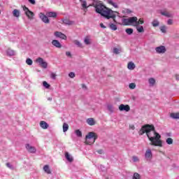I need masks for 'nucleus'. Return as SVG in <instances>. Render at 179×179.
Masks as SVG:
<instances>
[{
    "label": "nucleus",
    "mask_w": 179,
    "mask_h": 179,
    "mask_svg": "<svg viewBox=\"0 0 179 179\" xmlns=\"http://www.w3.org/2000/svg\"><path fill=\"white\" fill-rule=\"evenodd\" d=\"M139 135H143L146 134L149 141H151L150 145L152 146H159L162 148L163 146V142L162 141V136L156 132V129L153 124L143 125L138 131Z\"/></svg>",
    "instance_id": "obj_1"
},
{
    "label": "nucleus",
    "mask_w": 179,
    "mask_h": 179,
    "mask_svg": "<svg viewBox=\"0 0 179 179\" xmlns=\"http://www.w3.org/2000/svg\"><path fill=\"white\" fill-rule=\"evenodd\" d=\"M95 9L96 13H99V15L106 17V19H113V22H116L115 12L113 11V10L106 7V6L101 3H97L95 6Z\"/></svg>",
    "instance_id": "obj_2"
},
{
    "label": "nucleus",
    "mask_w": 179,
    "mask_h": 179,
    "mask_svg": "<svg viewBox=\"0 0 179 179\" xmlns=\"http://www.w3.org/2000/svg\"><path fill=\"white\" fill-rule=\"evenodd\" d=\"M99 138L97 134L91 131L89 132L88 134L85 136V143L86 145H93L96 140Z\"/></svg>",
    "instance_id": "obj_3"
},
{
    "label": "nucleus",
    "mask_w": 179,
    "mask_h": 179,
    "mask_svg": "<svg viewBox=\"0 0 179 179\" xmlns=\"http://www.w3.org/2000/svg\"><path fill=\"white\" fill-rule=\"evenodd\" d=\"M137 20H138V17H131L129 18H124L122 20V24L124 26H129L130 24H132L133 23H136Z\"/></svg>",
    "instance_id": "obj_4"
},
{
    "label": "nucleus",
    "mask_w": 179,
    "mask_h": 179,
    "mask_svg": "<svg viewBox=\"0 0 179 179\" xmlns=\"http://www.w3.org/2000/svg\"><path fill=\"white\" fill-rule=\"evenodd\" d=\"M36 62L37 64H39V66H41V68H43L44 69H47V67L48 66V63L44 61V59H43L42 57H38L36 59Z\"/></svg>",
    "instance_id": "obj_5"
},
{
    "label": "nucleus",
    "mask_w": 179,
    "mask_h": 179,
    "mask_svg": "<svg viewBox=\"0 0 179 179\" xmlns=\"http://www.w3.org/2000/svg\"><path fill=\"white\" fill-rule=\"evenodd\" d=\"M25 148L29 153H36V152H37V150L35 148V147L30 145L29 143L25 145Z\"/></svg>",
    "instance_id": "obj_6"
},
{
    "label": "nucleus",
    "mask_w": 179,
    "mask_h": 179,
    "mask_svg": "<svg viewBox=\"0 0 179 179\" xmlns=\"http://www.w3.org/2000/svg\"><path fill=\"white\" fill-rule=\"evenodd\" d=\"M39 17L41 19L42 22H43V23H50V20L48 19V16L44 15L43 13H41L39 14Z\"/></svg>",
    "instance_id": "obj_7"
},
{
    "label": "nucleus",
    "mask_w": 179,
    "mask_h": 179,
    "mask_svg": "<svg viewBox=\"0 0 179 179\" xmlns=\"http://www.w3.org/2000/svg\"><path fill=\"white\" fill-rule=\"evenodd\" d=\"M55 37H58L59 38H62V40H66V35L63 34L62 32L55 31Z\"/></svg>",
    "instance_id": "obj_8"
},
{
    "label": "nucleus",
    "mask_w": 179,
    "mask_h": 179,
    "mask_svg": "<svg viewBox=\"0 0 179 179\" xmlns=\"http://www.w3.org/2000/svg\"><path fill=\"white\" fill-rule=\"evenodd\" d=\"M120 111H129L131 110V107H129V105H124L121 104L119 106Z\"/></svg>",
    "instance_id": "obj_9"
},
{
    "label": "nucleus",
    "mask_w": 179,
    "mask_h": 179,
    "mask_svg": "<svg viewBox=\"0 0 179 179\" xmlns=\"http://www.w3.org/2000/svg\"><path fill=\"white\" fill-rule=\"evenodd\" d=\"M145 157L147 159V160L152 159V157H153V154L152 153V150L150 149H148L145 151Z\"/></svg>",
    "instance_id": "obj_10"
},
{
    "label": "nucleus",
    "mask_w": 179,
    "mask_h": 179,
    "mask_svg": "<svg viewBox=\"0 0 179 179\" xmlns=\"http://www.w3.org/2000/svg\"><path fill=\"white\" fill-rule=\"evenodd\" d=\"M155 51L158 53V54H164V52H166V47L161 45L159 47H157L155 48Z\"/></svg>",
    "instance_id": "obj_11"
},
{
    "label": "nucleus",
    "mask_w": 179,
    "mask_h": 179,
    "mask_svg": "<svg viewBox=\"0 0 179 179\" xmlns=\"http://www.w3.org/2000/svg\"><path fill=\"white\" fill-rule=\"evenodd\" d=\"M39 125L42 129H48V128L50 127V124L45 121H41Z\"/></svg>",
    "instance_id": "obj_12"
},
{
    "label": "nucleus",
    "mask_w": 179,
    "mask_h": 179,
    "mask_svg": "<svg viewBox=\"0 0 179 179\" xmlns=\"http://www.w3.org/2000/svg\"><path fill=\"white\" fill-rule=\"evenodd\" d=\"M25 15L26 16L28 17V19H29V20H33L34 17V13H33L32 11L28 10L25 12Z\"/></svg>",
    "instance_id": "obj_13"
},
{
    "label": "nucleus",
    "mask_w": 179,
    "mask_h": 179,
    "mask_svg": "<svg viewBox=\"0 0 179 179\" xmlns=\"http://www.w3.org/2000/svg\"><path fill=\"white\" fill-rule=\"evenodd\" d=\"M52 44L54 47H56V48H61L62 47V45H61V43H59L58 40H53Z\"/></svg>",
    "instance_id": "obj_14"
},
{
    "label": "nucleus",
    "mask_w": 179,
    "mask_h": 179,
    "mask_svg": "<svg viewBox=\"0 0 179 179\" xmlns=\"http://www.w3.org/2000/svg\"><path fill=\"white\" fill-rule=\"evenodd\" d=\"M62 22H63V23L64 24H68L69 26H71L72 24H75V22L73 21H71L69 20V19H64V20H62Z\"/></svg>",
    "instance_id": "obj_15"
},
{
    "label": "nucleus",
    "mask_w": 179,
    "mask_h": 179,
    "mask_svg": "<svg viewBox=\"0 0 179 179\" xmlns=\"http://www.w3.org/2000/svg\"><path fill=\"white\" fill-rule=\"evenodd\" d=\"M87 124L88 125H90L91 127L96 124V121H94V119L92 117L87 119Z\"/></svg>",
    "instance_id": "obj_16"
},
{
    "label": "nucleus",
    "mask_w": 179,
    "mask_h": 179,
    "mask_svg": "<svg viewBox=\"0 0 179 179\" xmlns=\"http://www.w3.org/2000/svg\"><path fill=\"white\" fill-rule=\"evenodd\" d=\"M65 157L66 160H68V162H70V163H72V162H73V157H72L71 155H69V152H65Z\"/></svg>",
    "instance_id": "obj_17"
},
{
    "label": "nucleus",
    "mask_w": 179,
    "mask_h": 179,
    "mask_svg": "<svg viewBox=\"0 0 179 179\" xmlns=\"http://www.w3.org/2000/svg\"><path fill=\"white\" fill-rule=\"evenodd\" d=\"M127 68L130 71H134V69H135V64H134L132 62H129L127 64Z\"/></svg>",
    "instance_id": "obj_18"
},
{
    "label": "nucleus",
    "mask_w": 179,
    "mask_h": 179,
    "mask_svg": "<svg viewBox=\"0 0 179 179\" xmlns=\"http://www.w3.org/2000/svg\"><path fill=\"white\" fill-rule=\"evenodd\" d=\"M170 117L173 120H179V113H172L170 114Z\"/></svg>",
    "instance_id": "obj_19"
},
{
    "label": "nucleus",
    "mask_w": 179,
    "mask_h": 179,
    "mask_svg": "<svg viewBox=\"0 0 179 179\" xmlns=\"http://www.w3.org/2000/svg\"><path fill=\"white\" fill-rule=\"evenodd\" d=\"M161 15L166 16V17H173V15L167 11H162Z\"/></svg>",
    "instance_id": "obj_20"
},
{
    "label": "nucleus",
    "mask_w": 179,
    "mask_h": 179,
    "mask_svg": "<svg viewBox=\"0 0 179 179\" xmlns=\"http://www.w3.org/2000/svg\"><path fill=\"white\" fill-rule=\"evenodd\" d=\"M14 17H19L20 16V11L17 9H14L13 11Z\"/></svg>",
    "instance_id": "obj_21"
},
{
    "label": "nucleus",
    "mask_w": 179,
    "mask_h": 179,
    "mask_svg": "<svg viewBox=\"0 0 179 179\" xmlns=\"http://www.w3.org/2000/svg\"><path fill=\"white\" fill-rule=\"evenodd\" d=\"M48 17H57V13L55 12H49L46 13Z\"/></svg>",
    "instance_id": "obj_22"
},
{
    "label": "nucleus",
    "mask_w": 179,
    "mask_h": 179,
    "mask_svg": "<svg viewBox=\"0 0 179 179\" xmlns=\"http://www.w3.org/2000/svg\"><path fill=\"white\" fill-rule=\"evenodd\" d=\"M43 171L47 173V174H51V169H50V166L45 165L43 166Z\"/></svg>",
    "instance_id": "obj_23"
},
{
    "label": "nucleus",
    "mask_w": 179,
    "mask_h": 179,
    "mask_svg": "<svg viewBox=\"0 0 179 179\" xmlns=\"http://www.w3.org/2000/svg\"><path fill=\"white\" fill-rule=\"evenodd\" d=\"M148 82L150 85V86H155V83H156V80L153 78H150L148 79Z\"/></svg>",
    "instance_id": "obj_24"
},
{
    "label": "nucleus",
    "mask_w": 179,
    "mask_h": 179,
    "mask_svg": "<svg viewBox=\"0 0 179 179\" xmlns=\"http://www.w3.org/2000/svg\"><path fill=\"white\" fill-rule=\"evenodd\" d=\"M109 27L111 30H113L114 31H115V30H117V25H115L113 23H110L109 24Z\"/></svg>",
    "instance_id": "obj_25"
},
{
    "label": "nucleus",
    "mask_w": 179,
    "mask_h": 179,
    "mask_svg": "<svg viewBox=\"0 0 179 179\" xmlns=\"http://www.w3.org/2000/svg\"><path fill=\"white\" fill-rule=\"evenodd\" d=\"M125 31L127 34L131 36V34H132V33H134V29L132 28H127V29H126Z\"/></svg>",
    "instance_id": "obj_26"
},
{
    "label": "nucleus",
    "mask_w": 179,
    "mask_h": 179,
    "mask_svg": "<svg viewBox=\"0 0 179 179\" xmlns=\"http://www.w3.org/2000/svg\"><path fill=\"white\" fill-rule=\"evenodd\" d=\"M152 24L153 26V27H157V26H159V22L157 20H154L152 22Z\"/></svg>",
    "instance_id": "obj_27"
},
{
    "label": "nucleus",
    "mask_w": 179,
    "mask_h": 179,
    "mask_svg": "<svg viewBox=\"0 0 179 179\" xmlns=\"http://www.w3.org/2000/svg\"><path fill=\"white\" fill-rule=\"evenodd\" d=\"M68 129H69V125H68V124H66V123H64L63 124V131L64 132H66V131H68Z\"/></svg>",
    "instance_id": "obj_28"
},
{
    "label": "nucleus",
    "mask_w": 179,
    "mask_h": 179,
    "mask_svg": "<svg viewBox=\"0 0 179 179\" xmlns=\"http://www.w3.org/2000/svg\"><path fill=\"white\" fill-rule=\"evenodd\" d=\"M75 134L76 136H78V138H82V131H80V130L79 129L76 130Z\"/></svg>",
    "instance_id": "obj_29"
},
{
    "label": "nucleus",
    "mask_w": 179,
    "mask_h": 179,
    "mask_svg": "<svg viewBox=\"0 0 179 179\" xmlns=\"http://www.w3.org/2000/svg\"><path fill=\"white\" fill-rule=\"evenodd\" d=\"M7 54L10 56L15 55V50H13L11 49L7 50Z\"/></svg>",
    "instance_id": "obj_30"
},
{
    "label": "nucleus",
    "mask_w": 179,
    "mask_h": 179,
    "mask_svg": "<svg viewBox=\"0 0 179 179\" xmlns=\"http://www.w3.org/2000/svg\"><path fill=\"white\" fill-rule=\"evenodd\" d=\"M143 23H144L143 19L140 18V19L138 20V21L137 20V21L136 22V26H138V24H143Z\"/></svg>",
    "instance_id": "obj_31"
},
{
    "label": "nucleus",
    "mask_w": 179,
    "mask_h": 179,
    "mask_svg": "<svg viewBox=\"0 0 179 179\" xmlns=\"http://www.w3.org/2000/svg\"><path fill=\"white\" fill-rule=\"evenodd\" d=\"M84 42L87 45H89V44H90V38L89 36L85 37Z\"/></svg>",
    "instance_id": "obj_32"
},
{
    "label": "nucleus",
    "mask_w": 179,
    "mask_h": 179,
    "mask_svg": "<svg viewBox=\"0 0 179 179\" xmlns=\"http://www.w3.org/2000/svg\"><path fill=\"white\" fill-rule=\"evenodd\" d=\"M166 142L167 145H173V138H166Z\"/></svg>",
    "instance_id": "obj_33"
},
{
    "label": "nucleus",
    "mask_w": 179,
    "mask_h": 179,
    "mask_svg": "<svg viewBox=\"0 0 179 179\" xmlns=\"http://www.w3.org/2000/svg\"><path fill=\"white\" fill-rule=\"evenodd\" d=\"M132 179H141V175L138 173H134Z\"/></svg>",
    "instance_id": "obj_34"
},
{
    "label": "nucleus",
    "mask_w": 179,
    "mask_h": 179,
    "mask_svg": "<svg viewBox=\"0 0 179 179\" xmlns=\"http://www.w3.org/2000/svg\"><path fill=\"white\" fill-rule=\"evenodd\" d=\"M82 2L83 9H87V3L86 2V1H83Z\"/></svg>",
    "instance_id": "obj_35"
},
{
    "label": "nucleus",
    "mask_w": 179,
    "mask_h": 179,
    "mask_svg": "<svg viewBox=\"0 0 179 179\" xmlns=\"http://www.w3.org/2000/svg\"><path fill=\"white\" fill-rule=\"evenodd\" d=\"M137 31H138V33H143V31H145V30L143 29V27L141 26V27H137Z\"/></svg>",
    "instance_id": "obj_36"
},
{
    "label": "nucleus",
    "mask_w": 179,
    "mask_h": 179,
    "mask_svg": "<svg viewBox=\"0 0 179 179\" xmlns=\"http://www.w3.org/2000/svg\"><path fill=\"white\" fill-rule=\"evenodd\" d=\"M73 43H74V44H76V45H77V46H78L80 48L83 47L82 44L78 40L73 41Z\"/></svg>",
    "instance_id": "obj_37"
},
{
    "label": "nucleus",
    "mask_w": 179,
    "mask_h": 179,
    "mask_svg": "<svg viewBox=\"0 0 179 179\" xmlns=\"http://www.w3.org/2000/svg\"><path fill=\"white\" fill-rule=\"evenodd\" d=\"M43 85L44 87H45L46 89H50V85L46 81H43Z\"/></svg>",
    "instance_id": "obj_38"
},
{
    "label": "nucleus",
    "mask_w": 179,
    "mask_h": 179,
    "mask_svg": "<svg viewBox=\"0 0 179 179\" xmlns=\"http://www.w3.org/2000/svg\"><path fill=\"white\" fill-rule=\"evenodd\" d=\"M26 63L27 64V65H33V60H31V59H27L26 60Z\"/></svg>",
    "instance_id": "obj_39"
},
{
    "label": "nucleus",
    "mask_w": 179,
    "mask_h": 179,
    "mask_svg": "<svg viewBox=\"0 0 179 179\" xmlns=\"http://www.w3.org/2000/svg\"><path fill=\"white\" fill-rule=\"evenodd\" d=\"M108 110L110 113H113V112H114V108L113 107L112 105H108Z\"/></svg>",
    "instance_id": "obj_40"
},
{
    "label": "nucleus",
    "mask_w": 179,
    "mask_h": 179,
    "mask_svg": "<svg viewBox=\"0 0 179 179\" xmlns=\"http://www.w3.org/2000/svg\"><path fill=\"white\" fill-rule=\"evenodd\" d=\"M160 30L162 33H166L167 28L166 27V26H162L160 27Z\"/></svg>",
    "instance_id": "obj_41"
},
{
    "label": "nucleus",
    "mask_w": 179,
    "mask_h": 179,
    "mask_svg": "<svg viewBox=\"0 0 179 179\" xmlns=\"http://www.w3.org/2000/svg\"><path fill=\"white\" fill-rule=\"evenodd\" d=\"M129 89H135L136 87V84L131 83L129 85Z\"/></svg>",
    "instance_id": "obj_42"
},
{
    "label": "nucleus",
    "mask_w": 179,
    "mask_h": 179,
    "mask_svg": "<svg viewBox=\"0 0 179 179\" xmlns=\"http://www.w3.org/2000/svg\"><path fill=\"white\" fill-rule=\"evenodd\" d=\"M132 160H133V162H134V163H136V162H139V158L136 156H133Z\"/></svg>",
    "instance_id": "obj_43"
},
{
    "label": "nucleus",
    "mask_w": 179,
    "mask_h": 179,
    "mask_svg": "<svg viewBox=\"0 0 179 179\" xmlns=\"http://www.w3.org/2000/svg\"><path fill=\"white\" fill-rule=\"evenodd\" d=\"M108 3H110V5H112V6H114L115 8H117V3L113 2V1H111V0H109V1H108Z\"/></svg>",
    "instance_id": "obj_44"
},
{
    "label": "nucleus",
    "mask_w": 179,
    "mask_h": 179,
    "mask_svg": "<svg viewBox=\"0 0 179 179\" xmlns=\"http://www.w3.org/2000/svg\"><path fill=\"white\" fill-rule=\"evenodd\" d=\"M113 52H114V54H116V55L120 54V49H118V48H115L113 49Z\"/></svg>",
    "instance_id": "obj_45"
},
{
    "label": "nucleus",
    "mask_w": 179,
    "mask_h": 179,
    "mask_svg": "<svg viewBox=\"0 0 179 179\" xmlns=\"http://www.w3.org/2000/svg\"><path fill=\"white\" fill-rule=\"evenodd\" d=\"M69 78H75V73H73V72H70V73H69Z\"/></svg>",
    "instance_id": "obj_46"
},
{
    "label": "nucleus",
    "mask_w": 179,
    "mask_h": 179,
    "mask_svg": "<svg viewBox=\"0 0 179 179\" xmlns=\"http://www.w3.org/2000/svg\"><path fill=\"white\" fill-rule=\"evenodd\" d=\"M50 78H52V79H56L57 74H55V73H52L50 75Z\"/></svg>",
    "instance_id": "obj_47"
},
{
    "label": "nucleus",
    "mask_w": 179,
    "mask_h": 179,
    "mask_svg": "<svg viewBox=\"0 0 179 179\" xmlns=\"http://www.w3.org/2000/svg\"><path fill=\"white\" fill-rule=\"evenodd\" d=\"M167 24H169V25L173 24V20L169 19L168 22H167Z\"/></svg>",
    "instance_id": "obj_48"
},
{
    "label": "nucleus",
    "mask_w": 179,
    "mask_h": 179,
    "mask_svg": "<svg viewBox=\"0 0 179 179\" xmlns=\"http://www.w3.org/2000/svg\"><path fill=\"white\" fill-rule=\"evenodd\" d=\"M66 55L67 57H69L70 58H72V55L71 54V52H66Z\"/></svg>",
    "instance_id": "obj_49"
},
{
    "label": "nucleus",
    "mask_w": 179,
    "mask_h": 179,
    "mask_svg": "<svg viewBox=\"0 0 179 179\" xmlns=\"http://www.w3.org/2000/svg\"><path fill=\"white\" fill-rule=\"evenodd\" d=\"M28 1L32 5H36V1L35 0H28Z\"/></svg>",
    "instance_id": "obj_50"
},
{
    "label": "nucleus",
    "mask_w": 179,
    "mask_h": 179,
    "mask_svg": "<svg viewBox=\"0 0 179 179\" xmlns=\"http://www.w3.org/2000/svg\"><path fill=\"white\" fill-rule=\"evenodd\" d=\"M23 10H24V12H28V10H30L29 9V8L26 7V6H24Z\"/></svg>",
    "instance_id": "obj_51"
},
{
    "label": "nucleus",
    "mask_w": 179,
    "mask_h": 179,
    "mask_svg": "<svg viewBox=\"0 0 179 179\" xmlns=\"http://www.w3.org/2000/svg\"><path fill=\"white\" fill-rule=\"evenodd\" d=\"M6 166H7V167H8V169H13L12 165H10V164L9 162H7L6 164Z\"/></svg>",
    "instance_id": "obj_52"
},
{
    "label": "nucleus",
    "mask_w": 179,
    "mask_h": 179,
    "mask_svg": "<svg viewBox=\"0 0 179 179\" xmlns=\"http://www.w3.org/2000/svg\"><path fill=\"white\" fill-rule=\"evenodd\" d=\"M100 27H101L102 29H106V26H104V24H103V23H101V24H100Z\"/></svg>",
    "instance_id": "obj_53"
},
{
    "label": "nucleus",
    "mask_w": 179,
    "mask_h": 179,
    "mask_svg": "<svg viewBox=\"0 0 179 179\" xmlns=\"http://www.w3.org/2000/svg\"><path fill=\"white\" fill-rule=\"evenodd\" d=\"M97 152H98L99 155H102V153H103V150H99L97 151Z\"/></svg>",
    "instance_id": "obj_54"
},
{
    "label": "nucleus",
    "mask_w": 179,
    "mask_h": 179,
    "mask_svg": "<svg viewBox=\"0 0 179 179\" xmlns=\"http://www.w3.org/2000/svg\"><path fill=\"white\" fill-rule=\"evenodd\" d=\"M175 78H176V80H179V75H176Z\"/></svg>",
    "instance_id": "obj_55"
},
{
    "label": "nucleus",
    "mask_w": 179,
    "mask_h": 179,
    "mask_svg": "<svg viewBox=\"0 0 179 179\" xmlns=\"http://www.w3.org/2000/svg\"><path fill=\"white\" fill-rule=\"evenodd\" d=\"M167 136H171V134H170V133H169V134H167Z\"/></svg>",
    "instance_id": "obj_56"
},
{
    "label": "nucleus",
    "mask_w": 179,
    "mask_h": 179,
    "mask_svg": "<svg viewBox=\"0 0 179 179\" xmlns=\"http://www.w3.org/2000/svg\"><path fill=\"white\" fill-rule=\"evenodd\" d=\"M131 128L132 129H135V126H133Z\"/></svg>",
    "instance_id": "obj_57"
},
{
    "label": "nucleus",
    "mask_w": 179,
    "mask_h": 179,
    "mask_svg": "<svg viewBox=\"0 0 179 179\" xmlns=\"http://www.w3.org/2000/svg\"><path fill=\"white\" fill-rule=\"evenodd\" d=\"M80 2H82V0H80Z\"/></svg>",
    "instance_id": "obj_58"
},
{
    "label": "nucleus",
    "mask_w": 179,
    "mask_h": 179,
    "mask_svg": "<svg viewBox=\"0 0 179 179\" xmlns=\"http://www.w3.org/2000/svg\"><path fill=\"white\" fill-rule=\"evenodd\" d=\"M0 15H1V10H0Z\"/></svg>",
    "instance_id": "obj_59"
}]
</instances>
